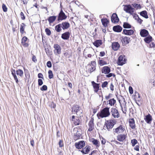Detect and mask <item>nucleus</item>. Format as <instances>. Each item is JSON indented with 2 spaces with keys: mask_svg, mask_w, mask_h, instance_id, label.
<instances>
[{
  "mask_svg": "<svg viewBox=\"0 0 155 155\" xmlns=\"http://www.w3.org/2000/svg\"><path fill=\"white\" fill-rule=\"evenodd\" d=\"M70 36V33L68 31L66 32L61 35V38L64 40H67L69 39Z\"/></svg>",
  "mask_w": 155,
  "mask_h": 155,
  "instance_id": "obj_22",
  "label": "nucleus"
},
{
  "mask_svg": "<svg viewBox=\"0 0 155 155\" xmlns=\"http://www.w3.org/2000/svg\"><path fill=\"white\" fill-rule=\"evenodd\" d=\"M61 28L64 30L68 29L70 26L69 23L68 22H62L60 24Z\"/></svg>",
  "mask_w": 155,
  "mask_h": 155,
  "instance_id": "obj_18",
  "label": "nucleus"
},
{
  "mask_svg": "<svg viewBox=\"0 0 155 155\" xmlns=\"http://www.w3.org/2000/svg\"><path fill=\"white\" fill-rule=\"evenodd\" d=\"M56 17H57L56 16H52L48 17L47 20L49 21V23H53L56 20Z\"/></svg>",
  "mask_w": 155,
  "mask_h": 155,
  "instance_id": "obj_28",
  "label": "nucleus"
},
{
  "mask_svg": "<svg viewBox=\"0 0 155 155\" xmlns=\"http://www.w3.org/2000/svg\"><path fill=\"white\" fill-rule=\"evenodd\" d=\"M16 72L17 74L18 75H19L21 77H22L23 75V71L21 69H18L16 71Z\"/></svg>",
  "mask_w": 155,
  "mask_h": 155,
  "instance_id": "obj_35",
  "label": "nucleus"
},
{
  "mask_svg": "<svg viewBox=\"0 0 155 155\" xmlns=\"http://www.w3.org/2000/svg\"><path fill=\"white\" fill-rule=\"evenodd\" d=\"M85 143L84 140H81L78 142L75 143L74 145L76 148L79 150V151H80L83 154H86L88 153L90 151L91 147L89 145L86 146L85 147H84L85 146Z\"/></svg>",
  "mask_w": 155,
  "mask_h": 155,
  "instance_id": "obj_1",
  "label": "nucleus"
},
{
  "mask_svg": "<svg viewBox=\"0 0 155 155\" xmlns=\"http://www.w3.org/2000/svg\"><path fill=\"white\" fill-rule=\"evenodd\" d=\"M20 16L21 17V18L22 20H24L25 19V16L24 15V14L23 12H21L20 13Z\"/></svg>",
  "mask_w": 155,
  "mask_h": 155,
  "instance_id": "obj_57",
  "label": "nucleus"
},
{
  "mask_svg": "<svg viewBox=\"0 0 155 155\" xmlns=\"http://www.w3.org/2000/svg\"><path fill=\"white\" fill-rule=\"evenodd\" d=\"M108 84V82L107 81H105L102 83L101 87L103 88L105 87Z\"/></svg>",
  "mask_w": 155,
  "mask_h": 155,
  "instance_id": "obj_50",
  "label": "nucleus"
},
{
  "mask_svg": "<svg viewBox=\"0 0 155 155\" xmlns=\"http://www.w3.org/2000/svg\"><path fill=\"white\" fill-rule=\"evenodd\" d=\"M133 18L135 19V20H137V18L139 17L138 16V15L136 14V13L135 14H133Z\"/></svg>",
  "mask_w": 155,
  "mask_h": 155,
  "instance_id": "obj_59",
  "label": "nucleus"
},
{
  "mask_svg": "<svg viewBox=\"0 0 155 155\" xmlns=\"http://www.w3.org/2000/svg\"><path fill=\"white\" fill-rule=\"evenodd\" d=\"M61 25L60 24L55 26V29L57 32H60L61 30Z\"/></svg>",
  "mask_w": 155,
  "mask_h": 155,
  "instance_id": "obj_36",
  "label": "nucleus"
},
{
  "mask_svg": "<svg viewBox=\"0 0 155 155\" xmlns=\"http://www.w3.org/2000/svg\"><path fill=\"white\" fill-rule=\"evenodd\" d=\"M131 5H132L133 7L136 8L137 9H140L141 8L140 4H139L133 3L131 4Z\"/></svg>",
  "mask_w": 155,
  "mask_h": 155,
  "instance_id": "obj_37",
  "label": "nucleus"
},
{
  "mask_svg": "<svg viewBox=\"0 0 155 155\" xmlns=\"http://www.w3.org/2000/svg\"><path fill=\"white\" fill-rule=\"evenodd\" d=\"M140 34L142 37H146L149 34V32L147 30L145 29H142L140 32Z\"/></svg>",
  "mask_w": 155,
  "mask_h": 155,
  "instance_id": "obj_19",
  "label": "nucleus"
},
{
  "mask_svg": "<svg viewBox=\"0 0 155 155\" xmlns=\"http://www.w3.org/2000/svg\"><path fill=\"white\" fill-rule=\"evenodd\" d=\"M132 145L133 147H134L138 143L136 139H134L131 140V141Z\"/></svg>",
  "mask_w": 155,
  "mask_h": 155,
  "instance_id": "obj_41",
  "label": "nucleus"
},
{
  "mask_svg": "<svg viewBox=\"0 0 155 155\" xmlns=\"http://www.w3.org/2000/svg\"><path fill=\"white\" fill-rule=\"evenodd\" d=\"M80 107L77 104L73 105L71 108V112L72 113H75L77 114L78 112L80 110Z\"/></svg>",
  "mask_w": 155,
  "mask_h": 155,
  "instance_id": "obj_13",
  "label": "nucleus"
},
{
  "mask_svg": "<svg viewBox=\"0 0 155 155\" xmlns=\"http://www.w3.org/2000/svg\"><path fill=\"white\" fill-rule=\"evenodd\" d=\"M113 29L115 32H120L122 30V28L120 25H117L114 26L113 27Z\"/></svg>",
  "mask_w": 155,
  "mask_h": 155,
  "instance_id": "obj_21",
  "label": "nucleus"
},
{
  "mask_svg": "<svg viewBox=\"0 0 155 155\" xmlns=\"http://www.w3.org/2000/svg\"><path fill=\"white\" fill-rule=\"evenodd\" d=\"M134 32V30L132 29L127 30L124 29L122 33L126 35H133Z\"/></svg>",
  "mask_w": 155,
  "mask_h": 155,
  "instance_id": "obj_14",
  "label": "nucleus"
},
{
  "mask_svg": "<svg viewBox=\"0 0 155 155\" xmlns=\"http://www.w3.org/2000/svg\"><path fill=\"white\" fill-rule=\"evenodd\" d=\"M103 43L102 41L101 40H97L93 42V44L96 47H98Z\"/></svg>",
  "mask_w": 155,
  "mask_h": 155,
  "instance_id": "obj_25",
  "label": "nucleus"
},
{
  "mask_svg": "<svg viewBox=\"0 0 155 155\" xmlns=\"http://www.w3.org/2000/svg\"><path fill=\"white\" fill-rule=\"evenodd\" d=\"M74 124L75 125H78L80 124V120L79 118H78L74 120Z\"/></svg>",
  "mask_w": 155,
  "mask_h": 155,
  "instance_id": "obj_42",
  "label": "nucleus"
},
{
  "mask_svg": "<svg viewBox=\"0 0 155 155\" xmlns=\"http://www.w3.org/2000/svg\"><path fill=\"white\" fill-rule=\"evenodd\" d=\"M118 101L120 103V106L121 108V110L122 111L123 113H125V114L127 112V110H126V107L125 106H125L124 107V109H123V107L122 105V104L120 102V100H118ZM126 103H125V105H126Z\"/></svg>",
  "mask_w": 155,
  "mask_h": 155,
  "instance_id": "obj_39",
  "label": "nucleus"
},
{
  "mask_svg": "<svg viewBox=\"0 0 155 155\" xmlns=\"http://www.w3.org/2000/svg\"><path fill=\"white\" fill-rule=\"evenodd\" d=\"M140 15L145 18H148L147 12L145 10L140 12Z\"/></svg>",
  "mask_w": 155,
  "mask_h": 155,
  "instance_id": "obj_31",
  "label": "nucleus"
},
{
  "mask_svg": "<svg viewBox=\"0 0 155 155\" xmlns=\"http://www.w3.org/2000/svg\"><path fill=\"white\" fill-rule=\"evenodd\" d=\"M92 85L93 86L94 91L95 92L97 93L99 89V84L96 83L94 81H92Z\"/></svg>",
  "mask_w": 155,
  "mask_h": 155,
  "instance_id": "obj_12",
  "label": "nucleus"
},
{
  "mask_svg": "<svg viewBox=\"0 0 155 155\" xmlns=\"http://www.w3.org/2000/svg\"><path fill=\"white\" fill-rule=\"evenodd\" d=\"M137 22L139 23L140 24L142 23L143 21V20L141 19L139 17L137 19Z\"/></svg>",
  "mask_w": 155,
  "mask_h": 155,
  "instance_id": "obj_64",
  "label": "nucleus"
},
{
  "mask_svg": "<svg viewBox=\"0 0 155 155\" xmlns=\"http://www.w3.org/2000/svg\"><path fill=\"white\" fill-rule=\"evenodd\" d=\"M88 126L89 128L88 131L90 132L92 131L94 128V119H92L89 121L88 123Z\"/></svg>",
  "mask_w": 155,
  "mask_h": 155,
  "instance_id": "obj_17",
  "label": "nucleus"
},
{
  "mask_svg": "<svg viewBox=\"0 0 155 155\" xmlns=\"http://www.w3.org/2000/svg\"><path fill=\"white\" fill-rule=\"evenodd\" d=\"M28 39V38L26 36L23 37L22 39L21 43L25 42Z\"/></svg>",
  "mask_w": 155,
  "mask_h": 155,
  "instance_id": "obj_53",
  "label": "nucleus"
},
{
  "mask_svg": "<svg viewBox=\"0 0 155 155\" xmlns=\"http://www.w3.org/2000/svg\"><path fill=\"white\" fill-rule=\"evenodd\" d=\"M152 38L151 36L149 35L146 36L144 39V41L147 43H149L152 40Z\"/></svg>",
  "mask_w": 155,
  "mask_h": 155,
  "instance_id": "obj_30",
  "label": "nucleus"
},
{
  "mask_svg": "<svg viewBox=\"0 0 155 155\" xmlns=\"http://www.w3.org/2000/svg\"><path fill=\"white\" fill-rule=\"evenodd\" d=\"M124 10L127 13L130 14V15H133V13L134 11V9L130 5H124Z\"/></svg>",
  "mask_w": 155,
  "mask_h": 155,
  "instance_id": "obj_4",
  "label": "nucleus"
},
{
  "mask_svg": "<svg viewBox=\"0 0 155 155\" xmlns=\"http://www.w3.org/2000/svg\"><path fill=\"white\" fill-rule=\"evenodd\" d=\"M48 68H50L52 67V64L51 61H48L46 64Z\"/></svg>",
  "mask_w": 155,
  "mask_h": 155,
  "instance_id": "obj_54",
  "label": "nucleus"
},
{
  "mask_svg": "<svg viewBox=\"0 0 155 155\" xmlns=\"http://www.w3.org/2000/svg\"><path fill=\"white\" fill-rule=\"evenodd\" d=\"M48 78L49 79H51L53 78L54 75L51 70H49L48 71Z\"/></svg>",
  "mask_w": 155,
  "mask_h": 155,
  "instance_id": "obj_40",
  "label": "nucleus"
},
{
  "mask_svg": "<svg viewBox=\"0 0 155 155\" xmlns=\"http://www.w3.org/2000/svg\"><path fill=\"white\" fill-rule=\"evenodd\" d=\"M38 77L39 78H42L44 79V77L42 74L41 73H39L38 74Z\"/></svg>",
  "mask_w": 155,
  "mask_h": 155,
  "instance_id": "obj_58",
  "label": "nucleus"
},
{
  "mask_svg": "<svg viewBox=\"0 0 155 155\" xmlns=\"http://www.w3.org/2000/svg\"><path fill=\"white\" fill-rule=\"evenodd\" d=\"M123 27L124 28H130L131 27V25L129 23L127 22L124 23Z\"/></svg>",
  "mask_w": 155,
  "mask_h": 155,
  "instance_id": "obj_34",
  "label": "nucleus"
},
{
  "mask_svg": "<svg viewBox=\"0 0 155 155\" xmlns=\"http://www.w3.org/2000/svg\"><path fill=\"white\" fill-rule=\"evenodd\" d=\"M12 76L14 78V79L15 80L16 82L17 83H18V78L17 77V76L15 74V75H12Z\"/></svg>",
  "mask_w": 155,
  "mask_h": 155,
  "instance_id": "obj_56",
  "label": "nucleus"
},
{
  "mask_svg": "<svg viewBox=\"0 0 155 155\" xmlns=\"http://www.w3.org/2000/svg\"><path fill=\"white\" fill-rule=\"evenodd\" d=\"M96 62L94 61H91L90 64H88V66H90L91 67H96Z\"/></svg>",
  "mask_w": 155,
  "mask_h": 155,
  "instance_id": "obj_45",
  "label": "nucleus"
},
{
  "mask_svg": "<svg viewBox=\"0 0 155 155\" xmlns=\"http://www.w3.org/2000/svg\"><path fill=\"white\" fill-rule=\"evenodd\" d=\"M144 119L147 124H150L151 123L152 118L150 114H148L147 115L145 116Z\"/></svg>",
  "mask_w": 155,
  "mask_h": 155,
  "instance_id": "obj_20",
  "label": "nucleus"
},
{
  "mask_svg": "<svg viewBox=\"0 0 155 155\" xmlns=\"http://www.w3.org/2000/svg\"><path fill=\"white\" fill-rule=\"evenodd\" d=\"M25 25L23 23H21L20 25V31L21 34H22L24 32L25 28Z\"/></svg>",
  "mask_w": 155,
  "mask_h": 155,
  "instance_id": "obj_32",
  "label": "nucleus"
},
{
  "mask_svg": "<svg viewBox=\"0 0 155 155\" xmlns=\"http://www.w3.org/2000/svg\"><path fill=\"white\" fill-rule=\"evenodd\" d=\"M108 104L111 106H114L115 104L116 103V101L114 98H113L110 99L108 101Z\"/></svg>",
  "mask_w": 155,
  "mask_h": 155,
  "instance_id": "obj_33",
  "label": "nucleus"
},
{
  "mask_svg": "<svg viewBox=\"0 0 155 155\" xmlns=\"http://www.w3.org/2000/svg\"><path fill=\"white\" fill-rule=\"evenodd\" d=\"M110 72V68L107 66L104 67L101 69V72L105 74H109Z\"/></svg>",
  "mask_w": 155,
  "mask_h": 155,
  "instance_id": "obj_15",
  "label": "nucleus"
},
{
  "mask_svg": "<svg viewBox=\"0 0 155 155\" xmlns=\"http://www.w3.org/2000/svg\"><path fill=\"white\" fill-rule=\"evenodd\" d=\"M127 60L125 56L121 55L118 57L117 63L119 65L122 66L126 63Z\"/></svg>",
  "mask_w": 155,
  "mask_h": 155,
  "instance_id": "obj_5",
  "label": "nucleus"
},
{
  "mask_svg": "<svg viewBox=\"0 0 155 155\" xmlns=\"http://www.w3.org/2000/svg\"><path fill=\"white\" fill-rule=\"evenodd\" d=\"M120 45L118 42H114L112 44L111 47L114 51H117L119 48Z\"/></svg>",
  "mask_w": 155,
  "mask_h": 155,
  "instance_id": "obj_16",
  "label": "nucleus"
},
{
  "mask_svg": "<svg viewBox=\"0 0 155 155\" xmlns=\"http://www.w3.org/2000/svg\"><path fill=\"white\" fill-rule=\"evenodd\" d=\"M48 87L46 85H43L42 87L40 88V90L41 91H45L47 89Z\"/></svg>",
  "mask_w": 155,
  "mask_h": 155,
  "instance_id": "obj_48",
  "label": "nucleus"
},
{
  "mask_svg": "<svg viewBox=\"0 0 155 155\" xmlns=\"http://www.w3.org/2000/svg\"><path fill=\"white\" fill-rule=\"evenodd\" d=\"M2 7L3 12H7L8 9L6 5L5 4H2Z\"/></svg>",
  "mask_w": 155,
  "mask_h": 155,
  "instance_id": "obj_47",
  "label": "nucleus"
},
{
  "mask_svg": "<svg viewBox=\"0 0 155 155\" xmlns=\"http://www.w3.org/2000/svg\"><path fill=\"white\" fill-rule=\"evenodd\" d=\"M59 147H61L64 146V143L63 141L62 140H60L58 143Z\"/></svg>",
  "mask_w": 155,
  "mask_h": 155,
  "instance_id": "obj_51",
  "label": "nucleus"
},
{
  "mask_svg": "<svg viewBox=\"0 0 155 155\" xmlns=\"http://www.w3.org/2000/svg\"><path fill=\"white\" fill-rule=\"evenodd\" d=\"M111 19L112 22L114 23H118L119 21V19L116 13H114L112 14Z\"/></svg>",
  "mask_w": 155,
  "mask_h": 155,
  "instance_id": "obj_9",
  "label": "nucleus"
},
{
  "mask_svg": "<svg viewBox=\"0 0 155 155\" xmlns=\"http://www.w3.org/2000/svg\"><path fill=\"white\" fill-rule=\"evenodd\" d=\"M112 95V94H109L108 96H106L105 97V99L107 100H108L111 97V96Z\"/></svg>",
  "mask_w": 155,
  "mask_h": 155,
  "instance_id": "obj_60",
  "label": "nucleus"
},
{
  "mask_svg": "<svg viewBox=\"0 0 155 155\" xmlns=\"http://www.w3.org/2000/svg\"><path fill=\"white\" fill-rule=\"evenodd\" d=\"M121 40L122 43L125 45L128 44L130 41V38L129 37H122Z\"/></svg>",
  "mask_w": 155,
  "mask_h": 155,
  "instance_id": "obj_11",
  "label": "nucleus"
},
{
  "mask_svg": "<svg viewBox=\"0 0 155 155\" xmlns=\"http://www.w3.org/2000/svg\"><path fill=\"white\" fill-rule=\"evenodd\" d=\"M38 85L39 86L42 85L43 84V81L42 79H38Z\"/></svg>",
  "mask_w": 155,
  "mask_h": 155,
  "instance_id": "obj_52",
  "label": "nucleus"
},
{
  "mask_svg": "<svg viewBox=\"0 0 155 155\" xmlns=\"http://www.w3.org/2000/svg\"><path fill=\"white\" fill-rule=\"evenodd\" d=\"M90 141L92 142L94 145H95L97 147H99L100 146V142L97 139L94 138H92L90 139Z\"/></svg>",
  "mask_w": 155,
  "mask_h": 155,
  "instance_id": "obj_26",
  "label": "nucleus"
},
{
  "mask_svg": "<svg viewBox=\"0 0 155 155\" xmlns=\"http://www.w3.org/2000/svg\"><path fill=\"white\" fill-rule=\"evenodd\" d=\"M117 140L119 141L122 142L126 138V135L125 134H120L117 137Z\"/></svg>",
  "mask_w": 155,
  "mask_h": 155,
  "instance_id": "obj_27",
  "label": "nucleus"
},
{
  "mask_svg": "<svg viewBox=\"0 0 155 155\" xmlns=\"http://www.w3.org/2000/svg\"><path fill=\"white\" fill-rule=\"evenodd\" d=\"M21 44H22V45L25 47H27L29 45V44L27 43H25V42L21 43Z\"/></svg>",
  "mask_w": 155,
  "mask_h": 155,
  "instance_id": "obj_62",
  "label": "nucleus"
},
{
  "mask_svg": "<svg viewBox=\"0 0 155 155\" xmlns=\"http://www.w3.org/2000/svg\"><path fill=\"white\" fill-rule=\"evenodd\" d=\"M150 48H154L155 47V44L153 42H151L150 44Z\"/></svg>",
  "mask_w": 155,
  "mask_h": 155,
  "instance_id": "obj_63",
  "label": "nucleus"
},
{
  "mask_svg": "<svg viewBox=\"0 0 155 155\" xmlns=\"http://www.w3.org/2000/svg\"><path fill=\"white\" fill-rule=\"evenodd\" d=\"M129 93L130 94H132L133 93V89L132 87L131 86H130L129 87Z\"/></svg>",
  "mask_w": 155,
  "mask_h": 155,
  "instance_id": "obj_55",
  "label": "nucleus"
},
{
  "mask_svg": "<svg viewBox=\"0 0 155 155\" xmlns=\"http://www.w3.org/2000/svg\"><path fill=\"white\" fill-rule=\"evenodd\" d=\"M74 131L76 132L74 133V140H76L80 138L81 135L82 133L80 130H75Z\"/></svg>",
  "mask_w": 155,
  "mask_h": 155,
  "instance_id": "obj_10",
  "label": "nucleus"
},
{
  "mask_svg": "<svg viewBox=\"0 0 155 155\" xmlns=\"http://www.w3.org/2000/svg\"><path fill=\"white\" fill-rule=\"evenodd\" d=\"M45 31L46 34L48 36H50L51 34V30L48 28H45Z\"/></svg>",
  "mask_w": 155,
  "mask_h": 155,
  "instance_id": "obj_46",
  "label": "nucleus"
},
{
  "mask_svg": "<svg viewBox=\"0 0 155 155\" xmlns=\"http://www.w3.org/2000/svg\"><path fill=\"white\" fill-rule=\"evenodd\" d=\"M110 113L112 116L115 118H118L120 117V114L116 108H112L111 109Z\"/></svg>",
  "mask_w": 155,
  "mask_h": 155,
  "instance_id": "obj_7",
  "label": "nucleus"
},
{
  "mask_svg": "<svg viewBox=\"0 0 155 155\" xmlns=\"http://www.w3.org/2000/svg\"><path fill=\"white\" fill-rule=\"evenodd\" d=\"M116 123L114 120H110L109 121H106L104 123V129L106 128L108 130L112 129L114 127Z\"/></svg>",
  "mask_w": 155,
  "mask_h": 155,
  "instance_id": "obj_3",
  "label": "nucleus"
},
{
  "mask_svg": "<svg viewBox=\"0 0 155 155\" xmlns=\"http://www.w3.org/2000/svg\"><path fill=\"white\" fill-rule=\"evenodd\" d=\"M113 76L114 77L115 76V74L113 73H109V74H107L106 75V77L108 78H110Z\"/></svg>",
  "mask_w": 155,
  "mask_h": 155,
  "instance_id": "obj_49",
  "label": "nucleus"
},
{
  "mask_svg": "<svg viewBox=\"0 0 155 155\" xmlns=\"http://www.w3.org/2000/svg\"><path fill=\"white\" fill-rule=\"evenodd\" d=\"M129 123L130 126L132 129H134L135 128V122L133 118L131 119V120L129 121Z\"/></svg>",
  "mask_w": 155,
  "mask_h": 155,
  "instance_id": "obj_29",
  "label": "nucleus"
},
{
  "mask_svg": "<svg viewBox=\"0 0 155 155\" xmlns=\"http://www.w3.org/2000/svg\"><path fill=\"white\" fill-rule=\"evenodd\" d=\"M99 63L101 66H103L107 64V62L105 61L102 60H99Z\"/></svg>",
  "mask_w": 155,
  "mask_h": 155,
  "instance_id": "obj_43",
  "label": "nucleus"
},
{
  "mask_svg": "<svg viewBox=\"0 0 155 155\" xmlns=\"http://www.w3.org/2000/svg\"><path fill=\"white\" fill-rule=\"evenodd\" d=\"M54 52L55 55L60 54H61V49L59 45L57 44H54Z\"/></svg>",
  "mask_w": 155,
  "mask_h": 155,
  "instance_id": "obj_8",
  "label": "nucleus"
},
{
  "mask_svg": "<svg viewBox=\"0 0 155 155\" xmlns=\"http://www.w3.org/2000/svg\"><path fill=\"white\" fill-rule=\"evenodd\" d=\"M124 130L123 126L120 125L115 129V132L117 134L122 133L124 132Z\"/></svg>",
  "mask_w": 155,
  "mask_h": 155,
  "instance_id": "obj_23",
  "label": "nucleus"
},
{
  "mask_svg": "<svg viewBox=\"0 0 155 155\" xmlns=\"http://www.w3.org/2000/svg\"><path fill=\"white\" fill-rule=\"evenodd\" d=\"M109 108L105 107L101 110L100 112L98 113L97 116L98 119L100 118L105 117L109 116L110 114Z\"/></svg>",
  "mask_w": 155,
  "mask_h": 155,
  "instance_id": "obj_2",
  "label": "nucleus"
},
{
  "mask_svg": "<svg viewBox=\"0 0 155 155\" xmlns=\"http://www.w3.org/2000/svg\"><path fill=\"white\" fill-rule=\"evenodd\" d=\"M45 52L48 55H50L51 54L52 51L50 47L45 49Z\"/></svg>",
  "mask_w": 155,
  "mask_h": 155,
  "instance_id": "obj_38",
  "label": "nucleus"
},
{
  "mask_svg": "<svg viewBox=\"0 0 155 155\" xmlns=\"http://www.w3.org/2000/svg\"><path fill=\"white\" fill-rule=\"evenodd\" d=\"M32 60L35 63L37 61V60L36 57L35 55H33L32 57Z\"/></svg>",
  "mask_w": 155,
  "mask_h": 155,
  "instance_id": "obj_61",
  "label": "nucleus"
},
{
  "mask_svg": "<svg viewBox=\"0 0 155 155\" xmlns=\"http://www.w3.org/2000/svg\"><path fill=\"white\" fill-rule=\"evenodd\" d=\"M101 22L103 25L106 27L107 26V25L109 22V20L107 18H103L101 19Z\"/></svg>",
  "mask_w": 155,
  "mask_h": 155,
  "instance_id": "obj_24",
  "label": "nucleus"
},
{
  "mask_svg": "<svg viewBox=\"0 0 155 155\" xmlns=\"http://www.w3.org/2000/svg\"><path fill=\"white\" fill-rule=\"evenodd\" d=\"M67 18V16L63 12L62 9L61 10L58 16V21L60 22L63 20Z\"/></svg>",
  "mask_w": 155,
  "mask_h": 155,
  "instance_id": "obj_6",
  "label": "nucleus"
},
{
  "mask_svg": "<svg viewBox=\"0 0 155 155\" xmlns=\"http://www.w3.org/2000/svg\"><path fill=\"white\" fill-rule=\"evenodd\" d=\"M96 69V67H91V68L88 70V71L91 73V72L95 71Z\"/></svg>",
  "mask_w": 155,
  "mask_h": 155,
  "instance_id": "obj_44",
  "label": "nucleus"
}]
</instances>
